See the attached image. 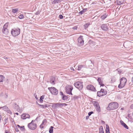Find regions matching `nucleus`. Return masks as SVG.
<instances>
[{
	"instance_id": "nucleus-1",
	"label": "nucleus",
	"mask_w": 133,
	"mask_h": 133,
	"mask_svg": "<svg viewBox=\"0 0 133 133\" xmlns=\"http://www.w3.org/2000/svg\"><path fill=\"white\" fill-rule=\"evenodd\" d=\"M118 107V104L117 102L111 103L109 104L107 109L108 110L116 109Z\"/></svg>"
},
{
	"instance_id": "nucleus-2",
	"label": "nucleus",
	"mask_w": 133,
	"mask_h": 133,
	"mask_svg": "<svg viewBox=\"0 0 133 133\" xmlns=\"http://www.w3.org/2000/svg\"><path fill=\"white\" fill-rule=\"evenodd\" d=\"M20 30L18 28H14L11 31V33L14 37L18 36L20 33Z\"/></svg>"
},
{
	"instance_id": "nucleus-3",
	"label": "nucleus",
	"mask_w": 133,
	"mask_h": 133,
	"mask_svg": "<svg viewBox=\"0 0 133 133\" xmlns=\"http://www.w3.org/2000/svg\"><path fill=\"white\" fill-rule=\"evenodd\" d=\"M127 81L126 79L124 77H122L120 79V84L118 86V87L122 88L124 87Z\"/></svg>"
},
{
	"instance_id": "nucleus-4",
	"label": "nucleus",
	"mask_w": 133,
	"mask_h": 133,
	"mask_svg": "<svg viewBox=\"0 0 133 133\" xmlns=\"http://www.w3.org/2000/svg\"><path fill=\"white\" fill-rule=\"evenodd\" d=\"M35 121V120H32L30 123L28 124V126L30 129L34 130L37 127L36 124L33 123Z\"/></svg>"
},
{
	"instance_id": "nucleus-5",
	"label": "nucleus",
	"mask_w": 133,
	"mask_h": 133,
	"mask_svg": "<svg viewBox=\"0 0 133 133\" xmlns=\"http://www.w3.org/2000/svg\"><path fill=\"white\" fill-rule=\"evenodd\" d=\"M74 86L79 90H82L83 88V82L79 81H77L75 83Z\"/></svg>"
},
{
	"instance_id": "nucleus-6",
	"label": "nucleus",
	"mask_w": 133,
	"mask_h": 133,
	"mask_svg": "<svg viewBox=\"0 0 133 133\" xmlns=\"http://www.w3.org/2000/svg\"><path fill=\"white\" fill-rule=\"evenodd\" d=\"M8 23H6L4 25L2 30L3 32L5 35H7L9 33V31L7 28L8 27Z\"/></svg>"
},
{
	"instance_id": "nucleus-7",
	"label": "nucleus",
	"mask_w": 133,
	"mask_h": 133,
	"mask_svg": "<svg viewBox=\"0 0 133 133\" xmlns=\"http://www.w3.org/2000/svg\"><path fill=\"white\" fill-rule=\"evenodd\" d=\"M73 89V87L71 86L68 85L66 88V92L69 95H72L71 92L72 91Z\"/></svg>"
},
{
	"instance_id": "nucleus-8",
	"label": "nucleus",
	"mask_w": 133,
	"mask_h": 133,
	"mask_svg": "<svg viewBox=\"0 0 133 133\" xmlns=\"http://www.w3.org/2000/svg\"><path fill=\"white\" fill-rule=\"evenodd\" d=\"M48 89L50 91L51 93L53 95H56L58 94V90L54 87L48 88Z\"/></svg>"
},
{
	"instance_id": "nucleus-9",
	"label": "nucleus",
	"mask_w": 133,
	"mask_h": 133,
	"mask_svg": "<svg viewBox=\"0 0 133 133\" xmlns=\"http://www.w3.org/2000/svg\"><path fill=\"white\" fill-rule=\"evenodd\" d=\"M78 45L79 46H81L84 44V41L83 36H80L78 39Z\"/></svg>"
},
{
	"instance_id": "nucleus-10",
	"label": "nucleus",
	"mask_w": 133,
	"mask_h": 133,
	"mask_svg": "<svg viewBox=\"0 0 133 133\" xmlns=\"http://www.w3.org/2000/svg\"><path fill=\"white\" fill-rule=\"evenodd\" d=\"M94 106L95 107L96 111L98 112L101 111L100 107L98 102L97 101H94L93 102Z\"/></svg>"
},
{
	"instance_id": "nucleus-11",
	"label": "nucleus",
	"mask_w": 133,
	"mask_h": 133,
	"mask_svg": "<svg viewBox=\"0 0 133 133\" xmlns=\"http://www.w3.org/2000/svg\"><path fill=\"white\" fill-rule=\"evenodd\" d=\"M87 89L88 90L96 92V90L94 87L92 85L89 84L87 86Z\"/></svg>"
},
{
	"instance_id": "nucleus-12",
	"label": "nucleus",
	"mask_w": 133,
	"mask_h": 133,
	"mask_svg": "<svg viewBox=\"0 0 133 133\" xmlns=\"http://www.w3.org/2000/svg\"><path fill=\"white\" fill-rule=\"evenodd\" d=\"M62 107V103H54L52 104V108L55 109L58 108H61Z\"/></svg>"
},
{
	"instance_id": "nucleus-13",
	"label": "nucleus",
	"mask_w": 133,
	"mask_h": 133,
	"mask_svg": "<svg viewBox=\"0 0 133 133\" xmlns=\"http://www.w3.org/2000/svg\"><path fill=\"white\" fill-rule=\"evenodd\" d=\"M108 25L106 24H103L101 26V29L104 31H107L108 29Z\"/></svg>"
},
{
	"instance_id": "nucleus-14",
	"label": "nucleus",
	"mask_w": 133,
	"mask_h": 133,
	"mask_svg": "<svg viewBox=\"0 0 133 133\" xmlns=\"http://www.w3.org/2000/svg\"><path fill=\"white\" fill-rule=\"evenodd\" d=\"M103 78L101 77H98L97 79V80L101 86L103 87L104 85V84L103 83Z\"/></svg>"
},
{
	"instance_id": "nucleus-15",
	"label": "nucleus",
	"mask_w": 133,
	"mask_h": 133,
	"mask_svg": "<svg viewBox=\"0 0 133 133\" xmlns=\"http://www.w3.org/2000/svg\"><path fill=\"white\" fill-rule=\"evenodd\" d=\"M21 117L23 119H25L26 118H29L30 116L28 114H24L22 115Z\"/></svg>"
},
{
	"instance_id": "nucleus-16",
	"label": "nucleus",
	"mask_w": 133,
	"mask_h": 133,
	"mask_svg": "<svg viewBox=\"0 0 133 133\" xmlns=\"http://www.w3.org/2000/svg\"><path fill=\"white\" fill-rule=\"evenodd\" d=\"M121 124L125 128L127 129H128L129 128L127 125L122 120L120 121Z\"/></svg>"
},
{
	"instance_id": "nucleus-17",
	"label": "nucleus",
	"mask_w": 133,
	"mask_h": 133,
	"mask_svg": "<svg viewBox=\"0 0 133 133\" xmlns=\"http://www.w3.org/2000/svg\"><path fill=\"white\" fill-rule=\"evenodd\" d=\"M101 92L103 95V96L106 95L107 94V91L105 90L104 89H101Z\"/></svg>"
},
{
	"instance_id": "nucleus-18",
	"label": "nucleus",
	"mask_w": 133,
	"mask_h": 133,
	"mask_svg": "<svg viewBox=\"0 0 133 133\" xmlns=\"http://www.w3.org/2000/svg\"><path fill=\"white\" fill-rule=\"evenodd\" d=\"M1 109L3 110L6 111L7 110H8V109H9V108L7 107L6 106H5L3 107H0V109Z\"/></svg>"
},
{
	"instance_id": "nucleus-19",
	"label": "nucleus",
	"mask_w": 133,
	"mask_h": 133,
	"mask_svg": "<svg viewBox=\"0 0 133 133\" xmlns=\"http://www.w3.org/2000/svg\"><path fill=\"white\" fill-rule=\"evenodd\" d=\"M85 66L84 65H80L78 66L77 70H81L83 68H85Z\"/></svg>"
},
{
	"instance_id": "nucleus-20",
	"label": "nucleus",
	"mask_w": 133,
	"mask_h": 133,
	"mask_svg": "<svg viewBox=\"0 0 133 133\" xmlns=\"http://www.w3.org/2000/svg\"><path fill=\"white\" fill-rule=\"evenodd\" d=\"M88 43L89 44L92 46L94 45H96V43L91 40H90L88 42Z\"/></svg>"
},
{
	"instance_id": "nucleus-21",
	"label": "nucleus",
	"mask_w": 133,
	"mask_h": 133,
	"mask_svg": "<svg viewBox=\"0 0 133 133\" xmlns=\"http://www.w3.org/2000/svg\"><path fill=\"white\" fill-rule=\"evenodd\" d=\"M62 0H54L52 2V4H56L60 3Z\"/></svg>"
},
{
	"instance_id": "nucleus-22",
	"label": "nucleus",
	"mask_w": 133,
	"mask_h": 133,
	"mask_svg": "<svg viewBox=\"0 0 133 133\" xmlns=\"http://www.w3.org/2000/svg\"><path fill=\"white\" fill-rule=\"evenodd\" d=\"M87 8L83 9L82 11L79 12V14L82 15L84 13L87 11Z\"/></svg>"
},
{
	"instance_id": "nucleus-23",
	"label": "nucleus",
	"mask_w": 133,
	"mask_h": 133,
	"mask_svg": "<svg viewBox=\"0 0 133 133\" xmlns=\"http://www.w3.org/2000/svg\"><path fill=\"white\" fill-rule=\"evenodd\" d=\"M68 96H66L64 95H63L62 97V99L64 100H66L68 99Z\"/></svg>"
},
{
	"instance_id": "nucleus-24",
	"label": "nucleus",
	"mask_w": 133,
	"mask_h": 133,
	"mask_svg": "<svg viewBox=\"0 0 133 133\" xmlns=\"http://www.w3.org/2000/svg\"><path fill=\"white\" fill-rule=\"evenodd\" d=\"M107 16V15L106 14H105L104 15L101 16V18L103 20Z\"/></svg>"
},
{
	"instance_id": "nucleus-25",
	"label": "nucleus",
	"mask_w": 133,
	"mask_h": 133,
	"mask_svg": "<svg viewBox=\"0 0 133 133\" xmlns=\"http://www.w3.org/2000/svg\"><path fill=\"white\" fill-rule=\"evenodd\" d=\"M54 127L53 126H51L49 129V132L50 133H53V128Z\"/></svg>"
},
{
	"instance_id": "nucleus-26",
	"label": "nucleus",
	"mask_w": 133,
	"mask_h": 133,
	"mask_svg": "<svg viewBox=\"0 0 133 133\" xmlns=\"http://www.w3.org/2000/svg\"><path fill=\"white\" fill-rule=\"evenodd\" d=\"M13 105L15 109H18L19 108V106L15 103L13 104Z\"/></svg>"
},
{
	"instance_id": "nucleus-27",
	"label": "nucleus",
	"mask_w": 133,
	"mask_h": 133,
	"mask_svg": "<svg viewBox=\"0 0 133 133\" xmlns=\"http://www.w3.org/2000/svg\"><path fill=\"white\" fill-rule=\"evenodd\" d=\"M38 105L40 106L41 108H45L46 107H48L47 106V105L46 104L45 105H41L38 104Z\"/></svg>"
},
{
	"instance_id": "nucleus-28",
	"label": "nucleus",
	"mask_w": 133,
	"mask_h": 133,
	"mask_svg": "<svg viewBox=\"0 0 133 133\" xmlns=\"http://www.w3.org/2000/svg\"><path fill=\"white\" fill-rule=\"evenodd\" d=\"M99 133H104V131L103 130V128L102 126H101L99 130Z\"/></svg>"
},
{
	"instance_id": "nucleus-29",
	"label": "nucleus",
	"mask_w": 133,
	"mask_h": 133,
	"mask_svg": "<svg viewBox=\"0 0 133 133\" xmlns=\"http://www.w3.org/2000/svg\"><path fill=\"white\" fill-rule=\"evenodd\" d=\"M102 94L101 92V90L97 92V96L99 97L103 96V95Z\"/></svg>"
},
{
	"instance_id": "nucleus-30",
	"label": "nucleus",
	"mask_w": 133,
	"mask_h": 133,
	"mask_svg": "<svg viewBox=\"0 0 133 133\" xmlns=\"http://www.w3.org/2000/svg\"><path fill=\"white\" fill-rule=\"evenodd\" d=\"M18 11V9H14L12 10V12L13 13H16Z\"/></svg>"
},
{
	"instance_id": "nucleus-31",
	"label": "nucleus",
	"mask_w": 133,
	"mask_h": 133,
	"mask_svg": "<svg viewBox=\"0 0 133 133\" xmlns=\"http://www.w3.org/2000/svg\"><path fill=\"white\" fill-rule=\"evenodd\" d=\"M44 95L41 96L39 99V101L41 102H42L43 101V99L44 98Z\"/></svg>"
},
{
	"instance_id": "nucleus-32",
	"label": "nucleus",
	"mask_w": 133,
	"mask_h": 133,
	"mask_svg": "<svg viewBox=\"0 0 133 133\" xmlns=\"http://www.w3.org/2000/svg\"><path fill=\"white\" fill-rule=\"evenodd\" d=\"M4 77L2 75H0V82L3 81Z\"/></svg>"
},
{
	"instance_id": "nucleus-33",
	"label": "nucleus",
	"mask_w": 133,
	"mask_h": 133,
	"mask_svg": "<svg viewBox=\"0 0 133 133\" xmlns=\"http://www.w3.org/2000/svg\"><path fill=\"white\" fill-rule=\"evenodd\" d=\"M54 81L55 79L54 78H52L50 80V82L51 84H54Z\"/></svg>"
},
{
	"instance_id": "nucleus-34",
	"label": "nucleus",
	"mask_w": 133,
	"mask_h": 133,
	"mask_svg": "<svg viewBox=\"0 0 133 133\" xmlns=\"http://www.w3.org/2000/svg\"><path fill=\"white\" fill-rule=\"evenodd\" d=\"M116 71H118V73L119 74H121L122 72V70L120 69L119 68H118L116 70Z\"/></svg>"
},
{
	"instance_id": "nucleus-35",
	"label": "nucleus",
	"mask_w": 133,
	"mask_h": 133,
	"mask_svg": "<svg viewBox=\"0 0 133 133\" xmlns=\"http://www.w3.org/2000/svg\"><path fill=\"white\" fill-rule=\"evenodd\" d=\"M123 1H118L117 2V4L118 5H120L123 4Z\"/></svg>"
},
{
	"instance_id": "nucleus-36",
	"label": "nucleus",
	"mask_w": 133,
	"mask_h": 133,
	"mask_svg": "<svg viewBox=\"0 0 133 133\" xmlns=\"http://www.w3.org/2000/svg\"><path fill=\"white\" fill-rule=\"evenodd\" d=\"M8 119V117H5L4 119V125H5L7 123V121Z\"/></svg>"
},
{
	"instance_id": "nucleus-37",
	"label": "nucleus",
	"mask_w": 133,
	"mask_h": 133,
	"mask_svg": "<svg viewBox=\"0 0 133 133\" xmlns=\"http://www.w3.org/2000/svg\"><path fill=\"white\" fill-rule=\"evenodd\" d=\"M24 16L23 15H20L19 16H18V18L20 19H22L23 18H24Z\"/></svg>"
},
{
	"instance_id": "nucleus-38",
	"label": "nucleus",
	"mask_w": 133,
	"mask_h": 133,
	"mask_svg": "<svg viewBox=\"0 0 133 133\" xmlns=\"http://www.w3.org/2000/svg\"><path fill=\"white\" fill-rule=\"evenodd\" d=\"M6 111L7 112L8 114H9L10 115H11L12 114L11 111L10 110H9V109H8V110H7Z\"/></svg>"
},
{
	"instance_id": "nucleus-39",
	"label": "nucleus",
	"mask_w": 133,
	"mask_h": 133,
	"mask_svg": "<svg viewBox=\"0 0 133 133\" xmlns=\"http://www.w3.org/2000/svg\"><path fill=\"white\" fill-rule=\"evenodd\" d=\"M79 96H74L73 97V99L74 100H76V99H77L78 98H79Z\"/></svg>"
},
{
	"instance_id": "nucleus-40",
	"label": "nucleus",
	"mask_w": 133,
	"mask_h": 133,
	"mask_svg": "<svg viewBox=\"0 0 133 133\" xmlns=\"http://www.w3.org/2000/svg\"><path fill=\"white\" fill-rule=\"evenodd\" d=\"M20 128L21 130L22 131L24 130L25 129L24 126H23V127H21Z\"/></svg>"
},
{
	"instance_id": "nucleus-41",
	"label": "nucleus",
	"mask_w": 133,
	"mask_h": 133,
	"mask_svg": "<svg viewBox=\"0 0 133 133\" xmlns=\"http://www.w3.org/2000/svg\"><path fill=\"white\" fill-rule=\"evenodd\" d=\"M94 113L92 111H90L88 113V116H90L92 114Z\"/></svg>"
},
{
	"instance_id": "nucleus-42",
	"label": "nucleus",
	"mask_w": 133,
	"mask_h": 133,
	"mask_svg": "<svg viewBox=\"0 0 133 133\" xmlns=\"http://www.w3.org/2000/svg\"><path fill=\"white\" fill-rule=\"evenodd\" d=\"M98 17L97 16H95L92 19L94 20H96L97 19Z\"/></svg>"
},
{
	"instance_id": "nucleus-43",
	"label": "nucleus",
	"mask_w": 133,
	"mask_h": 133,
	"mask_svg": "<svg viewBox=\"0 0 133 133\" xmlns=\"http://www.w3.org/2000/svg\"><path fill=\"white\" fill-rule=\"evenodd\" d=\"M59 17L60 19H62L63 18V16L62 15H60L59 16Z\"/></svg>"
},
{
	"instance_id": "nucleus-44",
	"label": "nucleus",
	"mask_w": 133,
	"mask_h": 133,
	"mask_svg": "<svg viewBox=\"0 0 133 133\" xmlns=\"http://www.w3.org/2000/svg\"><path fill=\"white\" fill-rule=\"evenodd\" d=\"M106 133H110L109 129H106Z\"/></svg>"
},
{
	"instance_id": "nucleus-45",
	"label": "nucleus",
	"mask_w": 133,
	"mask_h": 133,
	"mask_svg": "<svg viewBox=\"0 0 133 133\" xmlns=\"http://www.w3.org/2000/svg\"><path fill=\"white\" fill-rule=\"evenodd\" d=\"M15 131L17 132H18L19 131V130L18 129V128L17 127H16L15 128Z\"/></svg>"
},
{
	"instance_id": "nucleus-46",
	"label": "nucleus",
	"mask_w": 133,
	"mask_h": 133,
	"mask_svg": "<svg viewBox=\"0 0 133 133\" xmlns=\"http://www.w3.org/2000/svg\"><path fill=\"white\" fill-rule=\"evenodd\" d=\"M62 107L64 106H66L67 105V104H65V103H62Z\"/></svg>"
},
{
	"instance_id": "nucleus-47",
	"label": "nucleus",
	"mask_w": 133,
	"mask_h": 133,
	"mask_svg": "<svg viewBox=\"0 0 133 133\" xmlns=\"http://www.w3.org/2000/svg\"><path fill=\"white\" fill-rule=\"evenodd\" d=\"M106 129H109V125L108 124L106 125Z\"/></svg>"
},
{
	"instance_id": "nucleus-48",
	"label": "nucleus",
	"mask_w": 133,
	"mask_h": 133,
	"mask_svg": "<svg viewBox=\"0 0 133 133\" xmlns=\"http://www.w3.org/2000/svg\"><path fill=\"white\" fill-rule=\"evenodd\" d=\"M60 95H61L63 96L64 94H63V93L62 92H60Z\"/></svg>"
},
{
	"instance_id": "nucleus-49",
	"label": "nucleus",
	"mask_w": 133,
	"mask_h": 133,
	"mask_svg": "<svg viewBox=\"0 0 133 133\" xmlns=\"http://www.w3.org/2000/svg\"><path fill=\"white\" fill-rule=\"evenodd\" d=\"M43 122H44V121H43L42 123L40 126V127L41 128H43V126H42V124H43Z\"/></svg>"
},
{
	"instance_id": "nucleus-50",
	"label": "nucleus",
	"mask_w": 133,
	"mask_h": 133,
	"mask_svg": "<svg viewBox=\"0 0 133 133\" xmlns=\"http://www.w3.org/2000/svg\"><path fill=\"white\" fill-rule=\"evenodd\" d=\"M84 25L85 27H87L88 26V24L87 23L86 24H85Z\"/></svg>"
},
{
	"instance_id": "nucleus-51",
	"label": "nucleus",
	"mask_w": 133,
	"mask_h": 133,
	"mask_svg": "<svg viewBox=\"0 0 133 133\" xmlns=\"http://www.w3.org/2000/svg\"><path fill=\"white\" fill-rule=\"evenodd\" d=\"M77 26H75L74 27H73L72 29H75V30H76L77 29Z\"/></svg>"
},
{
	"instance_id": "nucleus-52",
	"label": "nucleus",
	"mask_w": 133,
	"mask_h": 133,
	"mask_svg": "<svg viewBox=\"0 0 133 133\" xmlns=\"http://www.w3.org/2000/svg\"><path fill=\"white\" fill-rule=\"evenodd\" d=\"M89 118V116H87L85 117V119H86L87 120Z\"/></svg>"
},
{
	"instance_id": "nucleus-53",
	"label": "nucleus",
	"mask_w": 133,
	"mask_h": 133,
	"mask_svg": "<svg viewBox=\"0 0 133 133\" xmlns=\"http://www.w3.org/2000/svg\"><path fill=\"white\" fill-rule=\"evenodd\" d=\"M130 108L131 109H133V104L131 105L130 106Z\"/></svg>"
},
{
	"instance_id": "nucleus-54",
	"label": "nucleus",
	"mask_w": 133,
	"mask_h": 133,
	"mask_svg": "<svg viewBox=\"0 0 133 133\" xmlns=\"http://www.w3.org/2000/svg\"><path fill=\"white\" fill-rule=\"evenodd\" d=\"M127 44V43L125 42L124 43L123 45L125 48H126L125 46V45H126Z\"/></svg>"
},
{
	"instance_id": "nucleus-55",
	"label": "nucleus",
	"mask_w": 133,
	"mask_h": 133,
	"mask_svg": "<svg viewBox=\"0 0 133 133\" xmlns=\"http://www.w3.org/2000/svg\"><path fill=\"white\" fill-rule=\"evenodd\" d=\"M3 57V58H4V59H7V58H7V57H5V56H3V57Z\"/></svg>"
},
{
	"instance_id": "nucleus-56",
	"label": "nucleus",
	"mask_w": 133,
	"mask_h": 133,
	"mask_svg": "<svg viewBox=\"0 0 133 133\" xmlns=\"http://www.w3.org/2000/svg\"><path fill=\"white\" fill-rule=\"evenodd\" d=\"M71 70H73V71H74V69L73 68H71Z\"/></svg>"
},
{
	"instance_id": "nucleus-57",
	"label": "nucleus",
	"mask_w": 133,
	"mask_h": 133,
	"mask_svg": "<svg viewBox=\"0 0 133 133\" xmlns=\"http://www.w3.org/2000/svg\"><path fill=\"white\" fill-rule=\"evenodd\" d=\"M17 126L19 128H20L21 127L19 125H17Z\"/></svg>"
},
{
	"instance_id": "nucleus-58",
	"label": "nucleus",
	"mask_w": 133,
	"mask_h": 133,
	"mask_svg": "<svg viewBox=\"0 0 133 133\" xmlns=\"http://www.w3.org/2000/svg\"><path fill=\"white\" fill-rule=\"evenodd\" d=\"M5 133H10L9 132H8V131H5Z\"/></svg>"
},
{
	"instance_id": "nucleus-59",
	"label": "nucleus",
	"mask_w": 133,
	"mask_h": 133,
	"mask_svg": "<svg viewBox=\"0 0 133 133\" xmlns=\"http://www.w3.org/2000/svg\"><path fill=\"white\" fill-rule=\"evenodd\" d=\"M102 121V123H105L104 122V121Z\"/></svg>"
},
{
	"instance_id": "nucleus-60",
	"label": "nucleus",
	"mask_w": 133,
	"mask_h": 133,
	"mask_svg": "<svg viewBox=\"0 0 133 133\" xmlns=\"http://www.w3.org/2000/svg\"><path fill=\"white\" fill-rule=\"evenodd\" d=\"M16 115H18V113L17 112H16V113H15Z\"/></svg>"
},
{
	"instance_id": "nucleus-61",
	"label": "nucleus",
	"mask_w": 133,
	"mask_h": 133,
	"mask_svg": "<svg viewBox=\"0 0 133 133\" xmlns=\"http://www.w3.org/2000/svg\"><path fill=\"white\" fill-rule=\"evenodd\" d=\"M35 98H36V99H38V98L37 97V96L36 95V96H35Z\"/></svg>"
},
{
	"instance_id": "nucleus-62",
	"label": "nucleus",
	"mask_w": 133,
	"mask_h": 133,
	"mask_svg": "<svg viewBox=\"0 0 133 133\" xmlns=\"http://www.w3.org/2000/svg\"><path fill=\"white\" fill-rule=\"evenodd\" d=\"M121 109V110H123V108H122Z\"/></svg>"
},
{
	"instance_id": "nucleus-63",
	"label": "nucleus",
	"mask_w": 133,
	"mask_h": 133,
	"mask_svg": "<svg viewBox=\"0 0 133 133\" xmlns=\"http://www.w3.org/2000/svg\"><path fill=\"white\" fill-rule=\"evenodd\" d=\"M129 115H130V114H128V117H129Z\"/></svg>"
},
{
	"instance_id": "nucleus-64",
	"label": "nucleus",
	"mask_w": 133,
	"mask_h": 133,
	"mask_svg": "<svg viewBox=\"0 0 133 133\" xmlns=\"http://www.w3.org/2000/svg\"><path fill=\"white\" fill-rule=\"evenodd\" d=\"M132 116H133V112H132Z\"/></svg>"
}]
</instances>
